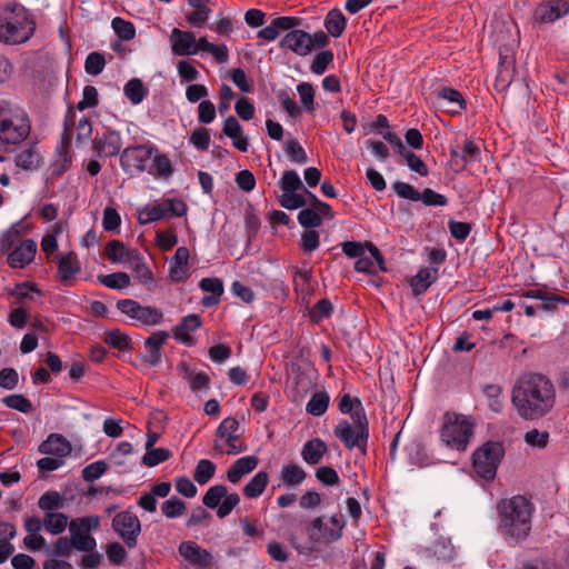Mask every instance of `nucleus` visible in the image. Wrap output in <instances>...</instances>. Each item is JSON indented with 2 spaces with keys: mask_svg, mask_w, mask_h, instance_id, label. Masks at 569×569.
I'll list each match as a JSON object with an SVG mask.
<instances>
[{
  "mask_svg": "<svg viewBox=\"0 0 569 569\" xmlns=\"http://www.w3.org/2000/svg\"><path fill=\"white\" fill-rule=\"evenodd\" d=\"M279 47L303 57L312 51V38L303 30H291L280 40Z\"/></svg>",
  "mask_w": 569,
  "mask_h": 569,
  "instance_id": "nucleus-18",
  "label": "nucleus"
},
{
  "mask_svg": "<svg viewBox=\"0 0 569 569\" xmlns=\"http://www.w3.org/2000/svg\"><path fill=\"white\" fill-rule=\"evenodd\" d=\"M38 507L44 512H54L63 507V500L58 491H47L38 500Z\"/></svg>",
  "mask_w": 569,
  "mask_h": 569,
  "instance_id": "nucleus-51",
  "label": "nucleus"
},
{
  "mask_svg": "<svg viewBox=\"0 0 569 569\" xmlns=\"http://www.w3.org/2000/svg\"><path fill=\"white\" fill-rule=\"evenodd\" d=\"M279 183L282 192H292L303 188L302 181L295 170L284 171Z\"/></svg>",
  "mask_w": 569,
  "mask_h": 569,
  "instance_id": "nucleus-62",
  "label": "nucleus"
},
{
  "mask_svg": "<svg viewBox=\"0 0 569 569\" xmlns=\"http://www.w3.org/2000/svg\"><path fill=\"white\" fill-rule=\"evenodd\" d=\"M112 529L128 548L137 547L141 522L134 512L124 510L117 513L112 519Z\"/></svg>",
  "mask_w": 569,
  "mask_h": 569,
  "instance_id": "nucleus-14",
  "label": "nucleus"
},
{
  "mask_svg": "<svg viewBox=\"0 0 569 569\" xmlns=\"http://www.w3.org/2000/svg\"><path fill=\"white\" fill-rule=\"evenodd\" d=\"M33 293L41 295V291L31 282L19 283L9 291V295L16 298V303H24L28 300H32Z\"/></svg>",
  "mask_w": 569,
  "mask_h": 569,
  "instance_id": "nucleus-50",
  "label": "nucleus"
},
{
  "mask_svg": "<svg viewBox=\"0 0 569 569\" xmlns=\"http://www.w3.org/2000/svg\"><path fill=\"white\" fill-rule=\"evenodd\" d=\"M34 31L33 16L23 6L12 2L3 7L0 16V42L20 44L28 41Z\"/></svg>",
  "mask_w": 569,
  "mask_h": 569,
  "instance_id": "nucleus-3",
  "label": "nucleus"
},
{
  "mask_svg": "<svg viewBox=\"0 0 569 569\" xmlns=\"http://www.w3.org/2000/svg\"><path fill=\"white\" fill-rule=\"evenodd\" d=\"M499 530L509 543L525 541L531 532L532 503L523 496H513L498 503Z\"/></svg>",
  "mask_w": 569,
  "mask_h": 569,
  "instance_id": "nucleus-2",
  "label": "nucleus"
},
{
  "mask_svg": "<svg viewBox=\"0 0 569 569\" xmlns=\"http://www.w3.org/2000/svg\"><path fill=\"white\" fill-rule=\"evenodd\" d=\"M186 511V503L177 497H172L161 505V512L169 519L178 518Z\"/></svg>",
  "mask_w": 569,
  "mask_h": 569,
  "instance_id": "nucleus-57",
  "label": "nucleus"
},
{
  "mask_svg": "<svg viewBox=\"0 0 569 569\" xmlns=\"http://www.w3.org/2000/svg\"><path fill=\"white\" fill-rule=\"evenodd\" d=\"M569 13V4L565 0H552L540 4L536 9V19L543 23H551Z\"/></svg>",
  "mask_w": 569,
  "mask_h": 569,
  "instance_id": "nucleus-26",
  "label": "nucleus"
},
{
  "mask_svg": "<svg viewBox=\"0 0 569 569\" xmlns=\"http://www.w3.org/2000/svg\"><path fill=\"white\" fill-rule=\"evenodd\" d=\"M366 248L371 257H363V254L356 261L355 270L357 272L376 274L378 271H387L385 259L380 250L372 243L366 242Z\"/></svg>",
  "mask_w": 569,
  "mask_h": 569,
  "instance_id": "nucleus-23",
  "label": "nucleus"
},
{
  "mask_svg": "<svg viewBox=\"0 0 569 569\" xmlns=\"http://www.w3.org/2000/svg\"><path fill=\"white\" fill-rule=\"evenodd\" d=\"M172 456L171 451L166 448H149L142 457V463L147 467H156L167 461Z\"/></svg>",
  "mask_w": 569,
  "mask_h": 569,
  "instance_id": "nucleus-53",
  "label": "nucleus"
},
{
  "mask_svg": "<svg viewBox=\"0 0 569 569\" xmlns=\"http://www.w3.org/2000/svg\"><path fill=\"white\" fill-rule=\"evenodd\" d=\"M329 395L326 391L315 392L306 406V411L315 417L322 416L329 406Z\"/></svg>",
  "mask_w": 569,
  "mask_h": 569,
  "instance_id": "nucleus-45",
  "label": "nucleus"
},
{
  "mask_svg": "<svg viewBox=\"0 0 569 569\" xmlns=\"http://www.w3.org/2000/svg\"><path fill=\"white\" fill-rule=\"evenodd\" d=\"M151 166L148 169V173L159 178L168 179L173 173V166L169 157L164 153H160L159 150L153 153Z\"/></svg>",
  "mask_w": 569,
  "mask_h": 569,
  "instance_id": "nucleus-36",
  "label": "nucleus"
},
{
  "mask_svg": "<svg viewBox=\"0 0 569 569\" xmlns=\"http://www.w3.org/2000/svg\"><path fill=\"white\" fill-rule=\"evenodd\" d=\"M293 289L299 299L306 303L309 302V298L313 292L311 270H295Z\"/></svg>",
  "mask_w": 569,
  "mask_h": 569,
  "instance_id": "nucleus-32",
  "label": "nucleus"
},
{
  "mask_svg": "<svg viewBox=\"0 0 569 569\" xmlns=\"http://www.w3.org/2000/svg\"><path fill=\"white\" fill-rule=\"evenodd\" d=\"M441 107L451 114H461L467 109L462 93L451 87H443L436 91Z\"/></svg>",
  "mask_w": 569,
  "mask_h": 569,
  "instance_id": "nucleus-25",
  "label": "nucleus"
},
{
  "mask_svg": "<svg viewBox=\"0 0 569 569\" xmlns=\"http://www.w3.org/2000/svg\"><path fill=\"white\" fill-rule=\"evenodd\" d=\"M41 157L36 149V144H30L28 148L21 150L14 157V163L22 170H36L40 167Z\"/></svg>",
  "mask_w": 569,
  "mask_h": 569,
  "instance_id": "nucleus-38",
  "label": "nucleus"
},
{
  "mask_svg": "<svg viewBox=\"0 0 569 569\" xmlns=\"http://www.w3.org/2000/svg\"><path fill=\"white\" fill-rule=\"evenodd\" d=\"M239 421L236 418L228 417L223 419L216 430L217 440L213 449L221 453L238 455L247 450L244 441L238 435Z\"/></svg>",
  "mask_w": 569,
  "mask_h": 569,
  "instance_id": "nucleus-9",
  "label": "nucleus"
},
{
  "mask_svg": "<svg viewBox=\"0 0 569 569\" xmlns=\"http://www.w3.org/2000/svg\"><path fill=\"white\" fill-rule=\"evenodd\" d=\"M259 459L256 456H244L237 459L227 471V480L237 485L241 479L252 472L258 466Z\"/></svg>",
  "mask_w": 569,
  "mask_h": 569,
  "instance_id": "nucleus-30",
  "label": "nucleus"
},
{
  "mask_svg": "<svg viewBox=\"0 0 569 569\" xmlns=\"http://www.w3.org/2000/svg\"><path fill=\"white\" fill-rule=\"evenodd\" d=\"M1 402L9 409L17 410L22 413H29L32 411V402L20 393H12L3 397Z\"/></svg>",
  "mask_w": 569,
  "mask_h": 569,
  "instance_id": "nucleus-48",
  "label": "nucleus"
},
{
  "mask_svg": "<svg viewBox=\"0 0 569 569\" xmlns=\"http://www.w3.org/2000/svg\"><path fill=\"white\" fill-rule=\"evenodd\" d=\"M57 279L67 287L73 284L76 277L81 271V264L73 251L58 257Z\"/></svg>",
  "mask_w": 569,
  "mask_h": 569,
  "instance_id": "nucleus-19",
  "label": "nucleus"
},
{
  "mask_svg": "<svg viewBox=\"0 0 569 569\" xmlns=\"http://www.w3.org/2000/svg\"><path fill=\"white\" fill-rule=\"evenodd\" d=\"M74 117L76 114L73 109L69 108L63 123L60 158L51 164L52 176H61L71 166V158L67 150L71 143V131L74 126Z\"/></svg>",
  "mask_w": 569,
  "mask_h": 569,
  "instance_id": "nucleus-17",
  "label": "nucleus"
},
{
  "mask_svg": "<svg viewBox=\"0 0 569 569\" xmlns=\"http://www.w3.org/2000/svg\"><path fill=\"white\" fill-rule=\"evenodd\" d=\"M42 455L56 456L63 459L71 452L70 442L61 435L51 433L38 448Z\"/></svg>",
  "mask_w": 569,
  "mask_h": 569,
  "instance_id": "nucleus-29",
  "label": "nucleus"
},
{
  "mask_svg": "<svg viewBox=\"0 0 569 569\" xmlns=\"http://www.w3.org/2000/svg\"><path fill=\"white\" fill-rule=\"evenodd\" d=\"M392 189L398 197L410 201H422L426 206L443 207L448 203L446 196L436 192L430 188L423 189L419 192L413 186L407 182L397 181L392 183Z\"/></svg>",
  "mask_w": 569,
  "mask_h": 569,
  "instance_id": "nucleus-15",
  "label": "nucleus"
},
{
  "mask_svg": "<svg viewBox=\"0 0 569 569\" xmlns=\"http://www.w3.org/2000/svg\"><path fill=\"white\" fill-rule=\"evenodd\" d=\"M347 26V20L339 9L330 10L325 19V28L335 38L340 37Z\"/></svg>",
  "mask_w": 569,
  "mask_h": 569,
  "instance_id": "nucleus-42",
  "label": "nucleus"
},
{
  "mask_svg": "<svg viewBox=\"0 0 569 569\" xmlns=\"http://www.w3.org/2000/svg\"><path fill=\"white\" fill-rule=\"evenodd\" d=\"M298 222L306 229L318 228L322 224V219L319 213L311 206L310 208L302 209L298 213Z\"/></svg>",
  "mask_w": 569,
  "mask_h": 569,
  "instance_id": "nucleus-60",
  "label": "nucleus"
},
{
  "mask_svg": "<svg viewBox=\"0 0 569 569\" xmlns=\"http://www.w3.org/2000/svg\"><path fill=\"white\" fill-rule=\"evenodd\" d=\"M352 423L341 420L335 427V436L349 450L359 449L363 455L367 453L369 439V421L367 415L360 412L352 415Z\"/></svg>",
  "mask_w": 569,
  "mask_h": 569,
  "instance_id": "nucleus-6",
  "label": "nucleus"
},
{
  "mask_svg": "<svg viewBox=\"0 0 569 569\" xmlns=\"http://www.w3.org/2000/svg\"><path fill=\"white\" fill-rule=\"evenodd\" d=\"M130 267L134 278L139 281L140 284L147 287L148 289L154 287L156 283L153 273L140 252L134 254V258L130 261Z\"/></svg>",
  "mask_w": 569,
  "mask_h": 569,
  "instance_id": "nucleus-34",
  "label": "nucleus"
},
{
  "mask_svg": "<svg viewBox=\"0 0 569 569\" xmlns=\"http://www.w3.org/2000/svg\"><path fill=\"white\" fill-rule=\"evenodd\" d=\"M123 93L132 104H139L147 97L148 89L140 79L133 78L124 84Z\"/></svg>",
  "mask_w": 569,
  "mask_h": 569,
  "instance_id": "nucleus-43",
  "label": "nucleus"
},
{
  "mask_svg": "<svg viewBox=\"0 0 569 569\" xmlns=\"http://www.w3.org/2000/svg\"><path fill=\"white\" fill-rule=\"evenodd\" d=\"M169 338L167 331H156L143 343V361L151 367H157L162 359V347Z\"/></svg>",
  "mask_w": 569,
  "mask_h": 569,
  "instance_id": "nucleus-21",
  "label": "nucleus"
},
{
  "mask_svg": "<svg viewBox=\"0 0 569 569\" xmlns=\"http://www.w3.org/2000/svg\"><path fill=\"white\" fill-rule=\"evenodd\" d=\"M139 252L138 249H129L120 240H110L104 247V257L113 263H130Z\"/></svg>",
  "mask_w": 569,
  "mask_h": 569,
  "instance_id": "nucleus-31",
  "label": "nucleus"
},
{
  "mask_svg": "<svg viewBox=\"0 0 569 569\" xmlns=\"http://www.w3.org/2000/svg\"><path fill=\"white\" fill-rule=\"evenodd\" d=\"M166 210L163 202L153 206H144L138 212V222L140 224H148L166 218Z\"/></svg>",
  "mask_w": 569,
  "mask_h": 569,
  "instance_id": "nucleus-44",
  "label": "nucleus"
},
{
  "mask_svg": "<svg viewBox=\"0 0 569 569\" xmlns=\"http://www.w3.org/2000/svg\"><path fill=\"white\" fill-rule=\"evenodd\" d=\"M108 469V466L104 461L98 460L88 466H86L82 470V478L86 481L92 482L99 479Z\"/></svg>",
  "mask_w": 569,
  "mask_h": 569,
  "instance_id": "nucleus-64",
  "label": "nucleus"
},
{
  "mask_svg": "<svg viewBox=\"0 0 569 569\" xmlns=\"http://www.w3.org/2000/svg\"><path fill=\"white\" fill-rule=\"evenodd\" d=\"M172 52L177 56H191L198 53L196 37L191 31H183L173 28L172 33Z\"/></svg>",
  "mask_w": 569,
  "mask_h": 569,
  "instance_id": "nucleus-28",
  "label": "nucleus"
},
{
  "mask_svg": "<svg viewBox=\"0 0 569 569\" xmlns=\"http://www.w3.org/2000/svg\"><path fill=\"white\" fill-rule=\"evenodd\" d=\"M269 482V475L267 471H258L249 482L242 488V493L246 498L254 499L260 497L266 490Z\"/></svg>",
  "mask_w": 569,
  "mask_h": 569,
  "instance_id": "nucleus-39",
  "label": "nucleus"
},
{
  "mask_svg": "<svg viewBox=\"0 0 569 569\" xmlns=\"http://www.w3.org/2000/svg\"><path fill=\"white\" fill-rule=\"evenodd\" d=\"M297 91L303 109L309 113H313L318 106L315 101L313 86L309 82H301L297 86Z\"/></svg>",
  "mask_w": 569,
  "mask_h": 569,
  "instance_id": "nucleus-49",
  "label": "nucleus"
},
{
  "mask_svg": "<svg viewBox=\"0 0 569 569\" xmlns=\"http://www.w3.org/2000/svg\"><path fill=\"white\" fill-rule=\"evenodd\" d=\"M117 309L133 320L136 326L154 327L161 325L164 320L161 309L153 306H143L133 299L118 300Z\"/></svg>",
  "mask_w": 569,
  "mask_h": 569,
  "instance_id": "nucleus-10",
  "label": "nucleus"
},
{
  "mask_svg": "<svg viewBox=\"0 0 569 569\" xmlns=\"http://www.w3.org/2000/svg\"><path fill=\"white\" fill-rule=\"evenodd\" d=\"M475 423L465 415L447 411L439 430L440 441L448 448L466 451L473 437Z\"/></svg>",
  "mask_w": 569,
  "mask_h": 569,
  "instance_id": "nucleus-5",
  "label": "nucleus"
},
{
  "mask_svg": "<svg viewBox=\"0 0 569 569\" xmlns=\"http://www.w3.org/2000/svg\"><path fill=\"white\" fill-rule=\"evenodd\" d=\"M69 523L68 516L62 512H47L43 516V528L53 536L62 533Z\"/></svg>",
  "mask_w": 569,
  "mask_h": 569,
  "instance_id": "nucleus-40",
  "label": "nucleus"
},
{
  "mask_svg": "<svg viewBox=\"0 0 569 569\" xmlns=\"http://www.w3.org/2000/svg\"><path fill=\"white\" fill-rule=\"evenodd\" d=\"M511 401L521 418L539 419L555 407L556 389L551 380L542 373H523L512 388Z\"/></svg>",
  "mask_w": 569,
  "mask_h": 569,
  "instance_id": "nucleus-1",
  "label": "nucleus"
},
{
  "mask_svg": "<svg viewBox=\"0 0 569 569\" xmlns=\"http://www.w3.org/2000/svg\"><path fill=\"white\" fill-rule=\"evenodd\" d=\"M100 527V518L98 516H86L74 518L69 523L70 537L73 549L81 552H91L97 548V540L89 535Z\"/></svg>",
  "mask_w": 569,
  "mask_h": 569,
  "instance_id": "nucleus-8",
  "label": "nucleus"
},
{
  "mask_svg": "<svg viewBox=\"0 0 569 569\" xmlns=\"http://www.w3.org/2000/svg\"><path fill=\"white\" fill-rule=\"evenodd\" d=\"M327 452L326 443L319 439L315 438L307 441L301 450L302 459L309 465H317L321 461L323 455Z\"/></svg>",
  "mask_w": 569,
  "mask_h": 569,
  "instance_id": "nucleus-37",
  "label": "nucleus"
},
{
  "mask_svg": "<svg viewBox=\"0 0 569 569\" xmlns=\"http://www.w3.org/2000/svg\"><path fill=\"white\" fill-rule=\"evenodd\" d=\"M106 66L104 56L100 52H91L87 56L84 61V70L88 74L98 76L100 74Z\"/></svg>",
  "mask_w": 569,
  "mask_h": 569,
  "instance_id": "nucleus-58",
  "label": "nucleus"
},
{
  "mask_svg": "<svg viewBox=\"0 0 569 569\" xmlns=\"http://www.w3.org/2000/svg\"><path fill=\"white\" fill-rule=\"evenodd\" d=\"M216 473V465L209 459H200L193 471V479L200 486L209 482Z\"/></svg>",
  "mask_w": 569,
  "mask_h": 569,
  "instance_id": "nucleus-47",
  "label": "nucleus"
},
{
  "mask_svg": "<svg viewBox=\"0 0 569 569\" xmlns=\"http://www.w3.org/2000/svg\"><path fill=\"white\" fill-rule=\"evenodd\" d=\"M307 477L306 471L297 463L283 465L280 471V480L291 487L301 485Z\"/></svg>",
  "mask_w": 569,
  "mask_h": 569,
  "instance_id": "nucleus-41",
  "label": "nucleus"
},
{
  "mask_svg": "<svg viewBox=\"0 0 569 569\" xmlns=\"http://www.w3.org/2000/svg\"><path fill=\"white\" fill-rule=\"evenodd\" d=\"M346 522L341 515H332L330 518L320 516L311 521L309 537L319 543H331L341 538Z\"/></svg>",
  "mask_w": 569,
  "mask_h": 569,
  "instance_id": "nucleus-11",
  "label": "nucleus"
},
{
  "mask_svg": "<svg viewBox=\"0 0 569 569\" xmlns=\"http://www.w3.org/2000/svg\"><path fill=\"white\" fill-rule=\"evenodd\" d=\"M156 151L157 147L152 144L129 146L120 153V166L131 177L141 174Z\"/></svg>",
  "mask_w": 569,
  "mask_h": 569,
  "instance_id": "nucleus-12",
  "label": "nucleus"
},
{
  "mask_svg": "<svg viewBox=\"0 0 569 569\" xmlns=\"http://www.w3.org/2000/svg\"><path fill=\"white\" fill-rule=\"evenodd\" d=\"M305 194L297 193V191L292 192H282V196L279 199V203L281 207L288 210H295L298 208H302L307 204V198Z\"/></svg>",
  "mask_w": 569,
  "mask_h": 569,
  "instance_id": "nucleus-59",
  "label": "nucleus"
},
{
  "mask_svg": "<svg viewBox=\"0 0 569 569\" xmlns=\"http://www.w3.org/2000/svg\"><path fill=\"white\" fill-rule=\"evenodd\" d=\"M122 138L119 131L107 129L93 139V149L99 156L114 157L120 153Z\"/></svg>",
  "mask_w": 569,
  "mask_h": 569,
  "instance_id": "nucleus-22",
  "label": "nucleus"
},
{
  "mask_svg": "<svg viewBox=\"0 0 569 569\" xmlns=\"http://www.w3.org/2000/svg\"><path fill=\"white\" fill-rule=\"evenodd\" d=\"M520 297L540 300L541 303L537 306L538 310H542L548 313L558 310L560 305L566 306L569 303L566 297L549 292L545 289H529L522 291Z\"/></svg>",
  "mask_w": 569,
  "mask_h": 569,
  "instance_id": "nucleus-20",
  "label": "nucleus"
},
{
  "mask_svg": "<svg viewBox=\"0 0 569 569\" xmlns=\"http://www.w3.org/2000/svg\"><path fill=\"white\" fill-rule=\"evenodd\" d=\"M438 279V268H421L409 283L415 296L425 293Z\"/></svg>",
  "mask_w": 569,
  "mask_h": 569,
  "instance_id": "nucleus-33",
  "label": "nucleus"
},
{
  "mask_svg": "<svg viewBox=\"0 0 569 569\" xmlns=\"http://www.w3.org/2000/svg\"><path fill=\"white\" fill-rule=\"evenodd\" d=\"M338 408H339L340 412H342L345 415L349 413L351 419H352V415H356L358 412L366 415L365 408H363L360 399L351 398V396L349 393H345L340 398Z\"/></svg>",
  "mask_w": 569,
  "mask_h": 569,
  "instance_id": "nucleus-55",
  "label": "nucleus"
},
{
  "mask_svg": "<svg viewBox=\"0 0 569 569\" xmlns=\"http://www.w3.org/2000/svg\"><path fill=\"white\" fill-rule=\"evenodd\" d=\"M30 131L28 113L6 100H0V142L17 146L29 137Z\"/></svg>",
  "mask_w": 569,
  "mask_h": 569,
  "instance_id": "nucleus-4",
  "label": "nucleus"
},
{
  "mask_svg": "<svg viewBox=\"0 0 569 569\" xmlns=\"http://www.w3.org/2000/svg\"><path fill=\"white\" fill-rule=\"evenodd\" d=\"M178 552L187 563V569H212L213 556L192 540L182 541Z\"/></svg>",
  "mask_w": 569,
  "mask_h": 569,
  "instance_id": "nucleus-16",
  "label": "nucleus"
},
{
  "mask_svg": "<svg viewBox=\"0 0 569 569\" xmlns=\"http://www.w3.org/2000/svg\"><path fill=\"white\" fill-rule=\"evenodd\" d=\"M111 27L116 34L123 41H130L136 37V28L131 21L116 17L111 21Z\"/></svg>",
  "mask_w": 569,
  "mask_h": 569,
  "instance_id": "nucleus-52",
  "label": "nucleus"
},
{
  "mask_svg": "<svg viewBox=\"0 0 569 569\" xmlns=\"http://www.w3.org/2000/svg\"><path fill=\"white\" fill-rule=\"evenodd\" d=\"M36 253V241L26 239L9 253L7 262L13 269H22L33 261Z\"/></svg>",
  "mask_w": 569,
  "mask_h": 569,
  "instance_id": "nucleus-24",
  "label": "nucleus"
},
{
  "mask_svg": "<svg viewBox=\"0 0 569 569\" xmlns=\"http://www.w3.org/2000/svg\"><path fill=\"white\" fill-rule=\"evenodd\" d=\"M98 281L107 288L122 290L130 286V277L126 272H113L98 276Z\"/></svg>",
  "mask_w": 569,
  "mask_h": 569,
  "instance_id": "nucleus-46",
  "label": "nucleus"
},
{
  "mask_svg": "<svg viewBox=\"0 0 569 569\" xmlns=\"http://www.w3.org/2000/svg\"><path fill=\"white\" fill-rule=\"evenodd\" d=\"M178 369L182 377L188 380L191 391L198 392L209 389L210 378L206 372H194L186 362H180Z\"/></svg>",
  "mask_w": 569,
  "mask_h": 569,
  "instance_id": "nucleus-35",
  "label": "nucleus"
},
{
  "mask_svg": "<svg viewBox=\"0 0 569 569\" xmlns=\"http://www.w3.org/2000/svg\"><path fill=\"white\" fill-rule=\"evenodd\" d=\"M202 503L210 509L217 508V517L223 519L240 503V497L237 492L228 493L226 486L216 485L207 490Z\"/></svg>",
  "mask_w": 569,
  "mask_h": 569,
  "instance_id": "nucleus-13",
  "label": "nucleus"
},
{
  "mask_svg": "<svg viewBox=\"0 0 569 569\" xmlns=\"http://www.w3.org/2000/svg\"><path fill=\"white\" fill-rule=\"evenodd\" d=\"M333 307L329 299L319 300L309 311V318L312 322L319 323L321 320L329 318Z\"/></svg>",
  "mask_w": 569,
  "mask_h": 569,
  "instance_id": "nucleus-56",
  "label": "nucleus"
},
{
  "mask_svg": "<svg viewBox=\"0 0 569 569\" xmlns=\"http://www.w3.org/2000/svg\"><path fill=\"white\" fill-rule=\"evenodd\" d=\"M200 327V317L196 313H190L180 320V322L173 328L172 333L176 340L190 347L194 343L191 332L196 331Z\"/></svg>",
  "mask_w": 569,
  "mask_h": 569,
  "instance_id": "nucleus-27",
  "label": "nucleus"
},
{
  "mask_svg": "<svg viewBox=\"0 0 569 569\" xmlns=\"http://www.w3.org/2000/svg\"><path fill=\"white\" fill-rule=\"evenodd\" d=\"M483 393L488 399V406L493 412H500L503 408L501 398L502 389L498 385H486Z\"/></svg>",
  "mask_w": 569,
  "mask_h": 569,
  "instance_id": "nucleus-54",
  "label": "nucleus"
},
{
  "mask_svg": "<svg viewBox=\"0 0 569 569\" xmlns=\"http://www.w3.org/2000/svg\"><path fill=\"white\" fill-rule=\"evenodd\" d=\"M284 150L290 161L303 164L308 161L307 153L302 146L295 139L288 140L284 144Z\"/></svg>",
  "mask_w": 569,
  "mask_h": 569,
  "instance_id": "nucleus-61",
  "label": "nucleus"
},
{
  "mask_svg": "<svg viewBox=\"0 0 569 569\" xmlns=\"http://www.w3.org/2000/svg\"><path fill=\"white\" fill-rule=\"evenodd\" d=\"M503 453V447L499 442L489 441L478 448L472 455V466L477 476L485 481H492Z\"/></svg>",
  "mask_w": 569,
  "mask_h": 569,
  "instance_id": "nucleus-7",
  "label": "nucleus"
},
{
  "mask_svg": "<svg viewBox=\"0 0 569 569\" xmlns=\"http://www.w3.org/2000/svg\"><path fill=\"white\" fill-rule=\"evenodd\" d=\"M333 61V53L330 50H325L316 54L312 63L311 71L316 74H322L328 66Z\"/></svg>",
  "mask_w": 569,
  "mask_h": 569,
  "instance_id": "nucleus-63",
  "label": "nucleus"
}]
</instances>
